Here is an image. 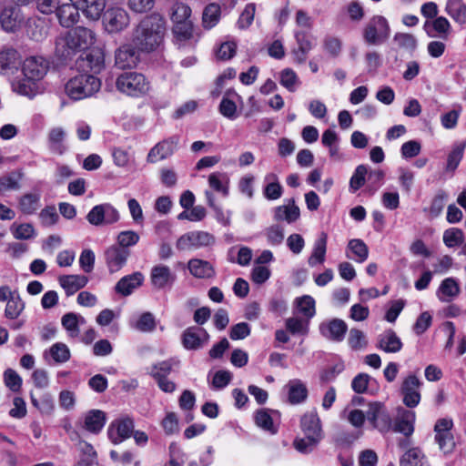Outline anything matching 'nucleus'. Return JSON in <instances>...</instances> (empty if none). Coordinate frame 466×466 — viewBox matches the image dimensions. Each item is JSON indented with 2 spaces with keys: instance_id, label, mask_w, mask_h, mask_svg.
Returning a JSON list of instances; mask_svg holds the SVG:
<instances>
[{
  "instance_id": "58",
  "label": "nucleus",
  "mask_w": 466,
  "mask_h": 466,
  "mask_svg": "<svg viewBox=\"0 0 466 466\" xmlns=\"http://www.w3.org/2000/svg\"><path fill=\"white\" fill-rule=\"evenodd\" d=\"M309 321L299 318H289L286 319V328L293 335H307L309 331Z\"/></svg>"
},
{
  "instance_id": "23",
  "label": "nucleus",
  "mask_w": 466,
  "mask_h": 466,
  "mask_svg": "<svg viewBox=\"0 0 466 466\" xmlns=\"http://www.w3.org/2000/svg\"><path fill=\"white\" fill-rule=\"evenodd\" d=\"M79 10L76 3L64 4L59 5L56 14L63 27L69 28L79 20Z\"/></svg>"
},
{
  "instance_id": "53",
  "label": "nucleus",
  "mask_w": 466,
  "mask_h": 466,
  "mask_svg": "<svg viewBox=\"0 0 466 466\" xmlns=\"http://www.w3.org/2000/svg\"><path fill=\"white\" fill-rule=\"evenodd\" d=\"M322 439L319 437L305 436V438H298L294 441V447L301 453L311 452Z\"/></svg>"
},
{
  "instance_id": "62",
  "label": "nucleus",
  "mask_w": 466,
  "mask_h": 466,
  "mask_svg": "<svg viewBox=\"0 0 466 466\" xmlns=\"http://www.w3.org/2000/svg\"><path fill=\"white\" fill-rule=\"evenodd\" d=\"M135 328L142 332H150L156 328L154 316L150 312L143 313L137 319Z\"/></svg>"
},
{
  "instance_id": "9",
  "label": "nucleus",
  "mask_w": 466,
  "mask_h": 466,
  "mask_svg": "<svg viewBox=\"0 0 466 466\" xmlns=\"http://www.w3.org/2000/svg\"><path fill=\"white\" fill-rule=\"evenodd\" d=\"M420 380L414 374L408 375L400 386V393L403 397L402 401L408 408H415L420 401Z\"/></svg>"
},
{
  "instance_id": "37",
  "label": "nucleus",
  "mask_w": 466,
  "mask_h": 466,
  "mask_svg": "<svg viewBox=\"0 0 466 466\" xmlns=\"http://www.w3.org/2000/svg\"><path fill=\"white\" fill-rule=\"evenodd\" d=\"M21 212L26 215H32L40 207V194L39 193H26L19 198L18 203Z\"/></svg>"
},
{
  "instance_id": "22",
  "label": "nucleus",
  "mask_w": 466,
  "mask_h": 466,
  "mask_svg": "<svg viewBox=\"0 0 466 466\" xmlns=\"http://www.w3.org/2000/svg\"><path fill=\"white\" fill-rule=\"evenodd\" d=\"M348 329L347 324L339 319H334L329 322L321 323L320 333L327 339L334 341H341Z\"/></svg>"
},
{
  "instance_id": "2",
  "label": "nucleus",
  "mask_w": 466,
  "mask_h": 466,
  "mask_svg": "<svg viewBox=\"0 0 466 466\" xmlns=\"http://www.w3.org/2000/svg\"><path fill=\"white\" fill-rule=\"evenodd\" d=\"M101 88V81L93 75L81 74L72 77L65 86V92L73 100L90 97Z\"/></svg>"
},
{
  "instance_id": "34",
  "label": "nucleus",
  "mask_w": 466,
  "mask_h": 466,
  "mask_svg": "<svg viewBox=\"0 0 466 466\" xmlns=\"http://www.w3.org/2000/svg\"><path fill=\"white\" fill-rule=\"evenodd\" d=\"M327 239V234L322 232L319 238L315 241L312 254L308 260V263L310 267H314L317 264H322L325 261Z\"/></svg>"
},
{
  "instance_id": "38",
  "label": "nucleus",
  "mask_w": 466,
  "mask_h": 466,
  "mask_svg": "<svg viewBox=\"0 0 466 466\" xmlns=\"http://www.w3.org/2000/svg\"><path fill=\"white\" fill-rule=\"evenodd\" d=\"M24 173L21 170H14L0 177V194L7 190H18L21 187L20 181Z\"/></svg>"
},
{
  "instance_id": "29",
  "label": "nucleus",
  "mask_w": 466,
  "mask_h": 466,
  "mask_svg": "<svg viewBox=\"0 0 466 466\" xmlns=\"http://www.w3.org/2000/svg\"><path fill=\"white\" fill-rule=\"evenodd\" d=\"M106 421V413L100 410H91L85 415L84 428L94 434L101 431Z\"/></svg>"
},
{
  "instance_id": "46",
  "label": "nucleus",
  "mask_w": 466,
  "mask_h": 466,
  "mask_svg": "<svg viewBox=\"0 0 466 466\" xmlns=\"http://www.w3.org/2000/svg\"><path fill=\"white\" fill-rule=\"evenodd\" d=\"M461 289L453 278H447L442 280L439 287V298L441 300L445 301L447 300L443 297H449V298H455L460 294Z\"/></svg>"
},
{
  "instance_id": "32",
  "label": "nucleus",
  "mask_w": 466,
  "mask_h": 466,
  "mask_svg": "<svg viewBox=\"0 0 466 466\" xmlns=\"http://www.w3.org/2000/svg\"><path fill=\"white\" fill-rule=\"evenodd\" d=\"M66 133L62 127L52 128L47 137L49 149L57 155H63L66 151L64 141Z\"/></svg>"
},
{
  "instance_id": "1",
  "label": "nucleus",
  "mask_w": 466,
  "mask_h": 466,
  "mask_svg": "<svg viewBox=\"0 0 466 466\" xmlns=\"http://www.w3.org/2000/svg\"><path fill=\"white\" fill-rule=\"evenodd\" d=\"M165 21L158 14L144 17L134 28L131 42L141 52L155 51L163 42Z\"/></svg>"
},
{
  "instance_id": "42",
  "label": "nucleus",
  "mask_w": 466,
  "mask_h": 466,
  "mask_svg": "<svg viewBox=\"0 0 466 466\" xmlns=\"http://www.w3.org/2000/svg\"><path fill=\"white\" fill-rule=\"evenodd\" d=\"M229 178L226 173L214 172L208 177V185L215 191L221 193L224 197L228 195Z\"/></svg>"
},
{
  "instance_id": "8",
  "label": "nucleus",
  "mask_w": 466,
  "mask_h": 466,
  "mask_svg": "<svg viewBox=\"0 0 466 466\" xmlns=\"http://www.w3.org/2000/svg\"><path fill=\"white\" fill-rule=\"evenodd\" d=\"M134 427V420L130 417L118 418L108 426V438L114 444H118L132 435Z\"/></svg>"
},
{
  "instance_id": "28",
  "label": "nucleus",
  "mask_w": 466,
  "mask_h": 466,
  "mask_svg": "<svg viewBox=\"0 0 466 466\" xmlns=\"http://www.w3.org/2000/svg\"><path fill=\"white\" fill-rule=\"evenodd\" d=\"M58 282L66 295L72 296L87 284L88 278L85 275H64L58 278Z\"/></svg>"
},
{
  "instance_id": "57",
  "label": "nucleus",
  "mask_w": 466,
  "mask_h": 466,
  "mask_svg": "<svg viewBox=\"0 0 466 466\" xmlns=\"http://www.w3.org/2000/svg\"><path fill=\"white\" fill-rule=\"evenodd\" d=\"M139 235L133 230L121 231L116 238V247L127 248L139 241Z\"/></svg>"
},
{
  "instance_id": "35",
  "label": "nucleus",
  "mask_w": 466,
  "mask_h": 466,
  "mask_svg": "<svg viewBox=\"0 0 466 466\" xmlns=\"http://www.w3.org/2000/svg\"><path fill=\"white\" fill-rule=\"evenodd\" d=\"M20 65V56L16 50L8 48L0 52V73L17 68Z\"/></svg>"
},
{
  "instance_id": "5",
  "label": "nucleus",
  "mask_w": 466,
  "mask_h": 466,
  "mask_svg": "<svg viewBox=\"0 0 466 466\" xmlns=\"http://www.w3.org/2000/svg\"><path fill=\"white\" fill-rule=\"evenodd\" d=\"M216 238L207 231H190L183 234L176 243L178 250L198 249L211 247L215 244Z\"/></svg>"
},
{
  "instance_id": "39",
  "label": "nucleus",
  "mask_w": 466,
  "mask_h": 466,
  "mask_svg": "<svg viewBox=\"0 0 466 466\" xmlns=\"http://www.w3.org/2000/svg\"><path fill=\"white\" fill-rule=\"evenodd\" d=\"M400 466H429L428 461L419 448L407 451L400 459Z\"/></svg>"
},
{
  "instance_id": "16",
  "label": "nucleus",
  "mask_w": 466,
  "mask_h": 466,
  "mask_svg": "<svg viewBox=\"0 0 466 466\" xmlns=\"http://www.w3.org/2000/svg\"><path fill=\"white\" fill-rule=\"evenodd\" d=\"M71 48L84 50L95 43V34L88 28L77 26L66 34Z\"/></svg>"
},
{
  "instance_id": "30",
  "label": "nucleus",
  "mask_w": 466,
  "mask_h": 466,
  "mask_svg": "<svg viewBox=\"0 0 466 466\" xmlns=\"http://www.w3.org/2000/svg\"><path fill=\"white\" fill-rule=\"evenodd\" d=\"M86 322L84 317L74 312L66 313L61 319V324L71 339L78 338L80 333L79 327L86 324Z\"/></svg>"
},
{
  "instance_id": "13",
  "label": "nucleus",
  "mask_w": 466,
  "mask_h": 466,
  "mask_svg": "<svg viewBox=\"0 0 466 466\" xmlns=\"http://www.w3.org/2000/svg\"><path fill=\"white\" fill-rule=\"evenodd\" d=\"M209 335L202 328L189 327L182 334V344L187 350H197L208 342Z\"/></svg>"
},
{
  "instance_id": "10",
  "label": "nucleus",
  "mask_w": 466,
  "mask_h": 466,
  "mask_svg": "<svg viewBox=\"0 0 466 466\" xmlns=\"http://www.w3.org/2000/svg\"><path fill=\"white\" fill-rule=\"evenodd\" d=\"M367 419L381 432H387L392 428V420L385 406L380 402L370 404Z\"/></svg>"
},
{
  "instance_id": "56",
  "label": "nucleus",
  "mask_w": 466,
  "mask_h": 466,
  "mask_svg": "<svg viewBox=\"0 0 466 466\" xmlns=\"http://www.w3.org/2000/svg\"><path fill=\"white\" fill-rule=\"evenodd\" d=\"M50 356L57 363H63L70 359L68 347L62 342L55 343L49 350Z\"/></svg>"
},
{
  "instance_id": "36",
  "label": "nucleus",
  "mask_w": 466,
  "mask_h": 466,
  "mask_svg": "<svg viewBox=\"0 0 466 466\" xmlns=\"http://www.w3.org/2000/svg\"><path fill=\"white\" fill-rule=\"evenodd\" d=\"M348 249L353 254V256L347 254L349 258L354 259L359 263H362L368 258L369 248L361 239L354 238L350 240L348 243Z\"/></svg>"
},
{
  "instance_id": "41",
  "label": "nucleus",
  "mask_w": 466,
  "mask_h": 466,
  "mask_svg": "<svg viewBox=\"0 0 466 466\" xmlns=\"http://www.w3.org/2000/svg\"><path fill=\"white\" fill-rule=\"evenodd\" d=\"M446 12L459 24H466V5L462 0H448Z\"/></svg>"
},
{
  "instance_id": "6",
  "label": "nucleus",
  "mask_w": 466,
  "mask_h": 466,
  "mask_svg": "<svg viewBox=\"0 0 466 466\" xmlns=\"http://www.w3.org/2000/svg\"><path fill=\"white\" fill-rule=\"evenodd\" d=\"M128 13L120 7H111L106 11L103 17L105 29L110 33H119L129 25Z\"/></svg>"
},
{
  "instance_id": "50",
  "label": "nucleus",
  "mask_w": 466,
  "mask_h": 466,
  "mask_svg": "<svg viewBox=\"0 0 466 466\" xmlns=\"http://www.w3.org/2000/svg\"><path fill=\"white\" fill-rule=\"evenodd\" d=\"M267 241L271 246H279L284 240V229L278 224L271 225L264 230Z\"/></svg>"
},
{
  "instance_id": "54",
  "label": "nucleus",
  "mask_w": 466,
  "mask_h": 466,
  "mask_svg": "<svg viewBox=\"0 0 466 466\" xmlns=\"http://www.w3.org/2000/svg\"><path fill=\"white\" fill-rule=\"evenodd\" d=\"M173 33L179 41H187L193 37V25L192 22H179L174 24Z\"/></svg>"
},
{
  "instance_id": "21",
  "label": "nucleus",
  "mask_w": 466,
  "mask_h": 466,
  "mask_svg": "<svg viewBox=\"0 0 466 466\" xmlns=\"http://www.w3.org/2000/svg\"><path fill=\"white\" fill-rule=\"evenodd\" d=\"M414 421L415 413L413 411L400 408L395 423L391 429H393L395 432H400L409 437L414 431Z\"/></svg>"
},
{
  "instance_id": "61",
  "label": "nucleus",
  "mask_w": 466,
  "mask_h": 466,
  "mask_svg": "<svg viewBox=\"0 0 466 466\" xmlns=\"http://www.w3.org/2000/svg\"><path fill=\"white\" fill-rule=\"evenodd\" d=\"M76 52L75 48H71V44L68 42V38L66 35L65 37H59L56 42V54L60 58H67L74 55Z\"/></svg>"
},
{
  "instance_id": "55",
  "label": "nucleus",
  "mask_w": 466,
  "mask_h": 466,
  "mask_svg": "<svg viewBox=\"0 0 466 466\" xmlns=\"http://www.w3.org/2000/svg\"><path fill=\"white\" fill-rule=\"evenodd\" d=\"M297 307L301 314L308 319L315 315V300L309 295L302 296L296 299Z\"/></svg>"
},
{
  "instance_id": "52",
  "label": "nucleus",
  "mask_w": 466,
  "mask_h": 466,
  "mask_svg": "<svg viewBox=\"0 0 466 466\" xmlns=\"http://www.w3.org/2000/svg\"><path fill=\"white\" fill-rule=\"evenodd\" d=\"M396 45L404 50L413 52L417 47V39L411 34L397 33L393 37Z\"/></svg>"
},
{
  "instance_id": "27",
  "label": "nucleus",
  "mask_w": 466,
  "mask_h": 466,
  "mask_svg": "<svg viewBox=\"0 0 466 466\" xmlns=\"http://www.w3.org/2000/svg\"><path fill=\"white\" fill-rule=\"evenodd\" d=\"M299 208L295 204L294 198L289 200L287 205H281L274 209V219L276 221H286L289 224L294 223L299 218Z\"/></svg>"
},
{
  "instance_id": "44",
  "label": "nucleus",
  "mask_w": 466,
  "mask_h": 466,
  "mask_svg": "<svg viewBox=\"0 0 466 466\" xmlns=\"http://www.w3.org/2000/svg\"><path fill=\"white\" fill-rule=\"evenodd\" d=\"M24 309L25 302L20 298L19 293L15 294L6 303L5 309V317L9 319H16L21 315Z\"/></svg>"
},
{
  "instance_id": "60",
  "label": "nucleus",
  "mask_w": 466,
  "mask_h": 466,
  "mask_svg": "<svg viewBox=\"0 0 466 466\" xmlns=\"http://www.w3.org/2000/svg\"><path fill=\"white\" fill-rule=\"evenodd\" d=\"M368 173V168L364 165H360L356 167L354 174L350 180V187L353 191H357L365 184V177Z\"/></svg>"
},
{
  "instance_id": "11",
  "label": "nucleus",
  "mask_w": 466,
  "mask_h": 466,
  "mask_svg": "<svg viewBox=\"0 0 466 466\" xmlns=\"http://www.w3.org/2000/svg\"><path fill=\"white\" fill-rule=\"evenodd\" d=\"M48 70V62L42 56H30L26 58L23 65L24 76L29 82H37L41 80Z\"/></svg>"
},
{
  "instance_id": "49",
  "label": "nucleus",
  "mask_w": 466,
  "mask_h": 466,
  "mask_svg": "<svg viewBox=\"0 0 466 466\" xmlns=\"http://www.w3.org/2000/svg\"><path fill=\"white\" fill-rule=\"evenodd\" d=\"M190 15L191 8L184 3L177 2L171 7L170 16L174 24L189 21Z\"/></svg>"
},
{
  "instance_id": "47",
  "label": "nucleus",
  "mask_w": 466,
  "mask_h": 466,
  "mask_svg": "<svg viewBox=\"0 0 466 466\" xmlns=\"http://www.w3.org/2000/svg\"><path fill=\"white\" fill-rule=\"evenodd\" d=\"M175 361L173 360H167L152 365L149 375L155 380L167 378L171 373Z\"/></svg>"
},
{
  "instance_id": "14",
  "label": "nucleus",
  "mask_w": 466,
  "mask_h": 466,
  "mask_svg": "<svg viewBox=\"0 0 466 466\" xmlns=\"http://www.w3.org/2000/svg\"><path fill=\"white\" fill-rule=\"evenodd\" d=\"M139 52L133 44H126L120 46L115 55V63L120 69L135 67L139 61Z\"/></svg>"
},
{
  "instance_id": "63",
  "label": "nucleus",
  "mask_w": 466,
  "mask_h": 466,
  "mask_svg": "<svg viewBox=\"0 0 466 466\" xmlns=\"http://www.w3.org/2000/svg\"><path fill=\"white\" fill-rule=\"evenodd\" d=\"M5 384L12 391L16 392L22 385L21 377L12 369H7L4 373Z\"/></svg>"
},
{
  "instance_id": "51",
  "label": "nucleus",
  "mask_w": 466,
  "mask_h": 466,
  "mask_svg": "<svg viewBox=\"0 0 466 466\" xmlns=\"http://www.w3.org/2000/svg\"><path fill=\"white\" fill-rule=\"evenodd\" d=\"M464 241V234L461 229L451 228L443 233V242L448 248L460 246Z\"/></svg>"
},
{
  "instance_id": "31",
  "label": "nucleus",
  "mask_w": 466,
  "mask_h": 466,
  "mask_svg": "<svg viewBox=\"0 0 466 466\" xmlns=\"http://www.w3.org/2000/svg\"><path fill=\"white\" fill-rule=\"evenodd\" d=\"M379 348L388 353L399 352L402 342L392 329L385 330L379 338Z\"/></svg>"
},
{
  "instance_id": "59",
  "label": "nucleus",
  "mask_w": 466,
  "mask_h": 466,
  "mask_svg": "<svg viewBox=\"0 0 466 466\" xmlns=\"http://www.w3.org/2000/svg\"><path fill=\"white\" fill-rule=\"evenodd\" d=\"M435 441L438 443L440 450L445 454L451 453L455 447L454 438L451 431L436 433Z\"/></svg>"
},
{
  "instance_id": "40",
  "label": "nucleus",
  "mask_w": 466,
  "mask_h": 466,
  "mask_svg": "<svg viewBox=\"0 0 466 466\" xmlns=\"http://www.w3.org/2000/svg\"><path fill=\"white\" fill-rule=\"evenodd\" d=\"M265 181L268 182L264 188V196L269 200H275L282 196V186L279 182L278 176L274 173H268L265 177Z\"/></svg>"
},
{
  "instance_id": "45",
  "label": "nucleus",
  "mask_w": 466,
  "mask_h": 466,
  "mask_svg": "<svg viewBox=\"0 0 466 466\" xmlns=\"http://www.w3.org/2000/svg\"><path fill=\"white\" fill-rule=\"evenodd\" d=\"M231 95L237 96V93L234 90H228L218 106L219 113L228 119L237 116V105L229 98Z\"/></svg>"
},
{
  "instance_id": "26",
  "label": "nucleus",
  "mask_w": 466,
  "mask_h": 466,
  "mask_svg": "<svg viewBox=\"0 0 466 466\" xmlns=\"http://www.w3.org/2000/svg\"><path fill=\"white\" fill-rule=\"evenodd\" d=\"M144 281V276L140 272H135L121 278L116 284L115 290L123 296L130 295Z\"/></svg>"
},
{
  "instance_id": "3",
  "label": "nucleus",
  "mask_w": 466,
  "mask_h": 466,
  "mask_svg": "<svg viewBox=\"0 0 466 466\" xmlns=\"http://www.w3.org/2000/svg\"><path fill=\"white\" fill-rule=\"evenodd\" d=\"M117 90L131 96L145 95L149 90V82L144 75L137 72H124L116 81Z\"/></svg>"
},
{
  "instance_id": "48",
  "label": "nucleus",
  "mask_w": 466,
  "mask_h": 466,
  "mask_svg": "<svg viewBox=\"0 0 466 466\" xmlns=\"http://www.w3.org/2000/svg\"><path fill=\"white\" fill-rule=\"evenodd\" d=\"M86 67L94 74L99 73L104 68V55L100 50H93L86 56Z\"/></svg>"
},
{
  "instance_id": "7",
  "label": "nucleus",
  "mask_w": 466,
  "mask_h": 466,
  "mask_svg": "<svg viewBox=\"0 0 466 466\" xmlns=\"http://www.w3.org/2000/svg\"><path fill=\"white\" fill-rule=\"evenodd\" d=\"M119 218L118 211L108 203L95 206L86 215V220L96 227L116 223Z\"/></svg>"
},
{
  "instance_id": "19",
  "label": "nucleus",
  "mask_w": 466,
  "mask_h": 466,
  "mask_svg": "<svg viewBox=\"0 0 466 466\" xmlns=\"http://www.w3.org/2000/svg\"><path fill=\"white\" fill-rule=\"evenodd\" d=\"M295 38L298 47L292 50V56L295 62L303 64L309 52L313 47V41L311 35L305 31H297L295 33Z\"/></svg>"
},
{
  "instance_id": "64",
  "label": "nucleus",
  "mask_w": 466,
  "mask_h": 466,
  "mask_svg": "<svg viewBox=\"0 0 466 466\" xmlns=\"http://www.w3.org/2000/svg\"><path fill=\"white\" fill-rule=\"evenodd\" d=\"M348 342L353 350H360L367 345L364 333L358 329H351L350 330Z\"/></svg>"
},
{
  "instance_id": "33",
  "label": "nucleus",
  "mask_w": 466,
  "mask_h": 466,
  "mask_svg": "<svg viewBox=\"0 0 466 466\" xmlns=\"http://www.w3.org/2000/svg\"><path fill=\"white\" fill-rule=\"evenodd\" d=\"M287 387L289 388V401L291 404H299L306 400L308 390L301 380H289Z\"/></svg>"
},
{
  "instance_id": "43",
  "label": "nucleus",
  "mask_w": 466,
  "mask_h": 466,
  "mask_svg": "<svg viewBox=\"0 0 466 466\" xmlns=\"http://www.w3.org/2000/svg\"><path fill=\"white\" fill-rule=\"evenodd\" d=\"M220 13V6L218 4L208 5L202 14L203 26L207 29L214 27L219 21Z\"/></svg>"
},
{
  "instance_id": "20",
  "label": "nucleus",
  "mask_w": 466,
  "mask_h": 466,
  "mask_svg": "<svg viewBox=\"0 0 466 466\" xmlns=\"http://www.w3.org/2000/svg\"><path fill=\"white\" fill-rule=\"evenodd\" d=\"M23 21L21 10L18 6H5L0 14L2 28L6 32H14Z\"/></svg>"
},
{
  "instance_id": "12",
  "label": "nucleus",
  "mask_w": 466,
  "mask_h": 466,
  "mask_svg": "<svg viewBox=\"0 0 466 466\" xmlns=\"http://www.w3.org/2000/svg\"><path fill=\"white\" fill-rule=\"evenodd\" d=\"M179 142L178 136H172L155 145L147 155V162L155 163L164 160L174 154Z\"/></svg>"
},
{
  "instance_id": "25",
  "label": "nucleus",
  "mask_w": 466,
  "mask_h": 466,
  "mask_svg": "<svg viewBox=\"0 0 466 466\" xmlns=\"http://www.w3.org/2000/svg\"><path fill=\"white\" fill-rule=\"evenodd\" d=\"M190 274L197 279H213L216 276L214 266L208 260L191 258L187 262Z\"/></svg>"
},
{
  "instance_id": "15",
  "label": "nucleus",
  "mask_w": 466,
  "mask_h": 466,
  "mask_svg": "<svg viewBox=\"0 0 466 466\" xmlns=\"http://www.w3.org/2000/svg\"><path fill=\"white\" fill-rule=\"evenodd\" d=\"M130 251L127 248H118L116 245L109 247L105 251L106 264L110 273L119 271L127 263Z\"/></svg>"
},
{
  "instance_id": "24",
  "label": "nucleus",
  "mask_w": 466,
  "mask_h": 466,
  "mask_svg": "<svg viewBox=\"0 0 466 466\" xmlns=\"http://www.w3.org/2000/svg\"><path fill=\"white\" fill-rule=\"evenodd\" d=\"M76 3L84 15L91 20H98L105 10L106 0H70Z\"/></svg>"
},
{
  "instance_id": "4",
  "label": "nucleus",
  "mask_w": 466,
  "mask_h": 466,
  "mask_svg": "<svg viewBox=\"0 0 466 466\" xmlns=\"http://www.w3.org/2000/svg\"><path fill=\"white\" fill-rule=\"evenodd\" d=\"M390 28L387 19L381 15H375L367 23L363 37L370 45L384 43L390 36Z\"/></svg>"
},
{
  "instance_id": "17",
  "label": "nucleus",
  "mask_w": 466,
  "mask_h": 466,
  "mask_svg": "<svg viewBox=\"0 0 466 466\" xmlns=\"http://www.w3.org/2000/svg\"><path fill=\"white\" fill-rule=\"evenodd\" d=\"M150 279L156 289H162L174 283L176 275L171 271L169 267L160 264L152 268Z\"/></svg>"
},
{
  "instance_id": "18",
  "label": "nucleus",
  "mask_w": 466,
  "mask_h": 466,
  "mask_svg": "<svg viewBox=\"0 0 466 466\" xmlns=\"http://www.w3.org/2000/svg\"><path fill=\"white\" fill-rule=\"evenodd\" d=\"M300 428L305 436L323 438L320 420L315 410L307 411L301 417Z\"/></svg>"
}]
</instances>
